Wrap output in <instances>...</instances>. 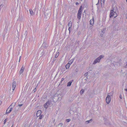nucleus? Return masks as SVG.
Masks as SVG:
<instances>
[{
  "instance_id": "f257e3e1",
  "label": "nucleus",
  "mask_w": 127,
  "mask_h": 127,
  "mask_svg": "<svg viewBox=\"0 0 127 127\" xmlns=\"http://www.w3.org/2000/svg\"><path fill=\"white\" fill-rule=\"evenodd\" d=\"M117 9L116 8H112V9L111 10L110 13V18L114 17L115 18L118 15V13L116 12V10Z\"/></svg>"
},
{
  "instance_id": "f03ea898",
  "label": "nucleus",
  "mask_w": 127,
  "mask_h": 127,
  "mask_svg": "<svg viewBox=\"0 0 127 127\" xmlns=\"http://www.w3.org/2000/svg\"><path fill=\"white\" fill-rule=\"evenodd\" d=\"M51 11L50 10L49 11H46L45 12L44 17L47 19H49L51 16Z\"/></svg>"
},
{
  "instance_id": "7ed1b4c3",
  "label": "nucleus",
  "mask_w": 127,
  "mask_h": 127,
  "mask_svg": "<svg viewBox=\"0 0 127 127\" xmlns=\"http://www.w3.org/2000/svg\"><path fill=\"white\" fill-rule=\"evenodd\" d=\"M104 57L103 55H101L99 57L97 58L96 59H95L94 61L93 64H95L99 62L101 59L103 58Z\"/></svg>"
},
{
  "instance_id": "20e7f679",
  "label": "nucleus",
  "mask_w": 127,
  "mask_h": 127,
  "mask_svg": "<svg viewBox=\"0 0 127 127\" xmlns=\"http://www.w3.org/2000/svg\"><path fill=\"white\" fill-rule=\"evenodd\" d=\"M112 94L110 93L108 94V95L106 99V103L108 104L109 103L111 100V96H112Z\"/></svg>"
},
{
  "instance_id": "39448f33",
  "label": "nucleus",
  "mask_w": 127,
  "mask_h": 127,
  "mask_svg": "<svg viewBox=\"0 0 127 127\" xmlns=\"http://www.w3.org/2000/svg\"><path fill=\"white\" fill-rule=\"evenodd\" d=\"M12 110V107H9L7 109L6 112V114H7L10 113Z\"/></svg>"
},
{
  "instance_id": "423d86ee",
  "label": "nucleus",
  "mask_w": 127,
  "mask_h": 127,
  "mask_svg": "<svg viewBox=\"0 0 127 127\" xmlns=\"http://www.w3.org/2000/svg\"><path fill=\"white\" fill-rule=\"evenodd\" d=\"M16 82L14 81L12 83V90L13 91H14L16 86Z\"/></svg>"
},
{
  "instance_id": "0eeeda50",
  "label": "nucleus",
  "mask_w": 127,
  "mask_h": 127,
  "mask_svg": "<svg viewBox=\"0 0 127 127\" xmlns=\"http://www.w3.org/2000/svg\"><path fill=\"white\" fill-rule=\"evenodd\" d=\"M41 113V111L40 110L38 111L36 113V116L37 117H39Z\"/></svg>"
},
{
  "instance_id": "6e6552de",
  "label": "nucleus",
  "mask_w": 127,
  "mask_h": 127,
  "mask_svg": "<svg viewBox=\"0 0 127 127\" xmlns=\"http://www.w3.org/2000/svg\"><path fill=\"white\" fill-rule=\"evenodd\" d=\"M82 13L78 12L77 13V18L78 19L80 20L81 18Z\"/></svg>"
},
{
  "instance_id": "1a4fd4ad",
  "label": "nucleus",
  "mask_w": 127,
  "mask_h": 127,
  "mask_svg": "<svg viewBox=\"0 0 127 127\" xmlns=\"http://www.w3.org/2000/svg\"><path fill=\"white\" fill-rule=\"evenodd\" d=\"M27 31H26L22 35V38H23V39L25 38L26 37V36L27 35Z\"/></svg>"
},
{
  "instance_id": "9d476101",
  "label": "nucleus",
  "mask_w": 127,
  "mask_h": 127,
  "mask_svg": "<svg viewBox=\"0 0 127 127\" xmlns=\"http://www.w3.org/2000/svg\"><path fill=\"white\" fill-rule=\"evenodd\" d=\"M22 49H20L18 51V55L19 56H21L22 55Z\"/></svg>"
},
{
  "instance_id": "9b49d317",
  "label": "nucleus",
  "mask_w": 127,
  "mask_h": 127,
  "mask_svg": "<svg viewBox=\"0 0 127 127\" xmlns=\"http://www.w3.org/2000/svg\"><path fill=\"white\" fill-rule=\"evenodd\" d=\"M24 67L23 65L21 67L20 70V74H22L23 72L24 69Z\"/></svg>"
},
{
  "instance_id": "f8f14e48",
  "label": "nucleus",
  "mask_w": 127,
  "mask_h": 127,
  "mask_svg": "<svg viewBox=\"0 0 127 127\" xmlns=\"http://www.w3.org/2000/svg\"><path fill=\"white\" fill-rule=\"evenodd\" d=\"M16 102H14L13 103H12V104L10 105V106L9 107H12V109H13V108L15 106L16 104Z\"/></svg>"
},
{
  "instance_id": "ddd939ff",
  "label": "nucleus",
  "mask_w": 127,
  "mask_h": 127,
  "mask_svg": "<svg viewBox=\"0 0 127 127\" xmlns=\"http://www.w3.org/2000/svg\"><path fill=\"white\" fill-rule=\"evenodd\" d=\"M29 11L31 15H33L34 14V12L32 9H29Z\"/></svg>"
},
{
  "instance_id": "4468645a",
  "label": "nucleus",
  "mask_w": 127,
  "mask_h": 127,
  "mask_svg": "<svg viewBox=\"0 0 127 127\" xmlns=\"http://www.w3.org/2000/svg\"><path fill=\"white\" fill-rule=\"evenodd\" d=\"M94 23V19L93 18V19L92 20H91L90 21V24L91 25H93Z\"/></svg>"
},
{
  "instance_id": "2eb2a0df",
  "label": "nucleus",
  "mask_w": 127,
  "mask_h": 127,
  "mask_svg": "<svg viewBox=\"0 0 127 127\" xmlns=\"http://www.w3.org/2000/svg\"><path fill=\"white\" fill-rule=\"evenodd\" d=\"M48 104L47 102L45 103L44 105V107L45 108L47 109L48 107V106L49 105H48Z\"/></svg>"
},
{
  "instance_id": "dca6fc26",
  "label": "nucleus",
  "mask_w": 127,
  "mask_h": 127,
  "mask_svg": "<svg viewBox=\"0 0 127 127\" xmlns=\"http://www.w3.org/2000/svg\"><path fill=\"white\" fill-rule=\"evenodd\" d=\"M70 65V64L69 63L67 64L65 66L66 69H68L69 68Z\"/></svg>"
},
{
  "instance_id": "f3484780",
  "label": "nucleus",
  "mask_w": 127,
  "mask_h": 127,
  "mask_svg": "<svg viewBox=\"0 0 127 127\" xmlns=\"http://www.w3.org/2000/svg\"><path fill=\"white\" fill-rule=\"evenodd\" d=\"M72 22L70 21L68 24V26L69 27H71L72 26Z\"/></svg>"
},
{
  "instance_id": "a211bd4d",
  "label": "nucleus",
  "mask_w": 127,
  "mask_h": 127,
  "mask_svg": "<svg viewBox=\"0 0 127 127\" xmlns=\"http://www.w3.org/2000/svg\"><path fill=\"white\" fill-rule=\"evenodd\" d=\"M54 54L55 55V54H56V55H55V58H56L57 57H58V56L59 55V52H58V53H57L56 54V53H55V52H54Z\"/></svg>"
},
{
  "instance_id": "6ab92c4d",
  "label": "nucleus",
  "mask_w": 127,
  "mask_h": 127,
  "mask_svg": "<svg viewBox=\"0 0 127 127\" xmlns=\"http://www.w3.org/2000/svg\"><path fill=\"white\" fill-rule=\"evenodd\" d=\"M92 119L90 120H88L86 122V124H88L89 123H91L92 121Z\"/></svg>"
},
{
  "instance_id": "aec40b11",
  "label": "nucleus",
  "mask_w": 127,
  "mask_h": 127,
  "mask_svg": "<svg viewBox=\"0 0 127 127\" xmlns=\"http://www.w3.org/2000/svg\"><path fill=\"white\" fill-rule=\"evenodd\" d=\"M72 83V82L71 81L68 82L67 83V86H70L71 85Z\"/></svg>"
},
{
  "instance_id": "412c9836",
  "label": "nucleus",
  "mask_w": 127,
  "mask_h": 127,
  "mask_svg": "<svg viewBox=\"0 0 127 127\" xmlns=\"http://www.w3.org/2000/svg\"><path fill=\"white\" fill-rule=\"evenodd\" d=\"M82 8V6H81L80 7L79 9V10L78 11V12L82 13V10H81Z\"/></svg>"
},
{
  "instance_id": "4be33fe9",
  "label": "nucleus",
  "mask_w": 127,
  "mask_h": 127,
  "mask_svg": "<svg viewBox=\"0 0 127 127\" xmlns=\"http://www.w3.org/2000/svg\"><path fill=\"white\" fill-rule=\"evenodd\" d=\"M46 44L45 43H43L42 45V47L43 48H45L46 47Z\"/></svg>"
},
{
  "instance_id": "5701e85b",
  "label": "nucleus",
  "mask_w": 127,
  "mask_h": 127,
  "mask_svg": "<svg viewBox=\"0 0 127 127\" xmlns=\"http://www.w3.org/2000/svg\"><path fill=\"white\" fill-rule=\"evenodd\" d=\"M84 90L83 89H82L80 91V93L81 94H83V93H84Z\"/></svg>"
},
{
  "instance_id": "b1692460",
  "label": "nucleus",
  "mask_w": 127,
  "mask_h": 127,
  "mask_svg": "<svg viewBox=\"0 0 127 127\" xmlns=\"http://www.w3.org/2000/svg\"><path fill=\"white\" fill-rule=\"evenodd\" d=\"M71 121V119H67L66 120V121L67 122H70Z\"/></svg>"
},
{
  "instance_id": "393cba45",
  "label": "nucleus",
  "mask_w": 127,
  "mask_h": 127,
  "mask_svg": "<svg viewBox=\"0 0 127 127\" xmlns=\"http://www.w3.org/2000/svg\"><path fill=\"white\" fill-rule=\"evenodd\" d=\"M48 104V105H49L51 103V100H49L47 102Z\"/></svg>"
},
{
  "instance_id": "a878e982",
  "label": "nucleus",
  "mask_w": 127,
  "mask_h": 127,
  "mask_svg": "<svg viewBox=\"0 0 127 127\" xmlns=\"http://www.w3.org/2000/svg\"><path fill=\"white\" fill-rule=\"evenodd\" d=\"M63 125V123H60L59 124V125L61 127H62Z\"/></svg>"
},
{
  "instance_id": "bb28decb",
  "label": "nucleus",
  "mask_w": 127,
  "mask_h": 127,
  "mask_svg": "<svg viewBox=\"0 0 127 127\" xmlns=\"http://www.w3.org/2000/svg\"><path fill=\"white\" fill-rule=\"evenodd\" d=\"M42 115H40V116H39V119H42Z\"/></svg>"
},
{
  "instance_id": "cd10ccee",
  "label": "nucleus",
  "mask_w": 127,
  "mask_h": 127,
  "mask_svg": "<svg viewBox=\"0 0 127 127\" xmlns=\"http://www.w3.org/2000/svg\"><path fill=\"white\" fill-rule=\"evenodd\" d=\"M37 86L38 85H37V86H36L35 88L34 89L33 91H34V92L36 91V87H37Z\"/></svg>"
},
{
  "instance_id": "c85d7f7f",
  "label": "nucleus",
  "mask_w": 127,
  "mask_h": 127,
  "mask_svg": "<svg viewBox=\"0 0 127 127\" xmlns=\"http://www.w3.org/2000/svg\"><path fill=\"white\" fill-rule=\"evenodd\" d=\"M19 56V62H20V60L21 57V56Z\"/></svg>"
},
{
  "instance_id": "c756f323",
  "label": "nucleus",
  "mask_w": 127,
  "mask_h": 127,
  "mask_svg": "<svg viewBox=\"0 0 127 127\" xmlns=\"http://www.w3.org/2000/svg\"><path fill=\"white\" fill-rule=\"evenodd\" d=\"M71 27H69V28L68 29V30L69 31V32H70V29Z\"/></svg>"
},
{
  "instance_id": "7c9ffc66",
  "label": "nucleus",
  "mask_w": 127,
  "mask_h": 127,
  "mask_svg": "<svg viewBox=\"0 0 127 127\" xmlns=\"http://www.w3.org/2000/svg\"><path fill=\"white\" fill-rule=\"evenodd\" d=\"M125 65L126 67H127V62L126 64H125Z\"/></svg>"
},
{
  "instance_id": "2f4dec72",
  "label": "nucleus",
  "mask_w": 127,
  "mask_h": 127,
  "mask_svg": "<svg viewBox=\"0 0 127 127\" xmlns=\"http://www.w3.org/2000/svg\"><path fill=\"white\" fill-rule=\"evenodd\" d=\"M120 98L121 99H122V97L121 95H120Z\"/></svg>"
},
{
  "instance_id": "473e14b6",
  "label": "nucleus",
  "mask_w": 127,
  "mask_h": 127,
  "mask_svg": "<svg viewBox=\"0 0 127 127\" xmlns=\"http://www.w3.org/2000/svg\"><path fill=\"white\" fill-rule=\"evenodd\" d=\"M23 104H19L18 105V106H20V107H21V106H22L23 105Z\"/></svg>"
},
{
  "instance_id": "72a5a7b5",
  "label": "nucleus",
  "mask_w": 127,
  "mask_h": 127,
  "mask_svg": "<svg viewBox=\"0 0 127 127\" xmlns=\"http://www.w3.org/2000/svg\"><path fill=\"white\" fill-rule=\"evenodd\" d=\"M102 33L103 34H104V30H102Z\"/></svg>"
},
{
  "instance_id": "f704fd0d",
  "label": "nucleus",
  "mask_w": 127,
  "mask_h": 127,
  "mask_svg": "<svg viewBox=\"0 0 127 127\" xmlns=\"http://www.w3.org/2000/svg\"><path fill=\"white\" fill-rule=\"evenodd\" d=\"M103 34L102 33H101V34L100 35H101V37L103 36Z\"/></svg>"
},
{
  "instance_id": "c9c22d12",
  "label": "nucleus",
  "mask_w": 127,
  "mask_h": 127,
  "mask_svg": "<svg viewBox=\"0 0 127 127\" xmlns=\"http://www.w3.org/2000/svg\"><path fill=\"white\" fill-rule=\"evenodd\" d=\"M99 0H98V2L97 3L96 5H97L98 4H99Z\"/></svg>"
},
{
  "instance_id": "e433bc0d",
  "label": "nucleus",
  "mask_w": 127,
  "mask_h": 127,
  "mask_svg": "<svg viewBox=\"0 0 127 127\" xmlns=\"http://www.w3.org/2000/svg\"><path fill=\"white\" fill-rule=\"evenodd\" d=\"M99 0H98V2L97 3L96 5H97L98 4H99Z\"/></svg>"
},
{
  "instance_id": "4c0bfd02",
  "label": "nucleus",
  "mask_w": 127,
  "mask_h": 127,
  "mask_svg": "<svg viewBox=\"0 0 127 127\" xmlns=\"http://www.w3.org/2000/svg\"><path fill=\"white\" fill-rule=\"evenodd\" d=\"M75 4L76 5H78L79 4V3L78 2H76V3Z\"/></svg>"
},
{
  "instance_id": "58836bf2",
  "label": "nucleus",
  "mask_w": 127,
  "mask_h": 127,
  "mask_svg": "<svg viewBox=\"0 0 127 127\" xmlns=\"http://www.w3.org/2000/svg\"><path fill=\"white\" fill-rule=\"evenodd\" d=\"M64 78H62V80H61V81H63V80H64Z\"/></svg>"
},
{
  "instance_id": "ea45409f",
  "label": "nucleus",
  "mask_w": 127,
  "mask_h": 127,
  "mask_svg": "<svg viewBox=\"0 0 127 127\" xmlns=\"http://www.w3.org/2000/svg\"><path fill=\"white\" fill-rule=\"evenodd\" d=\"M2 101L0 100V105L2 103Z\"/></svg>"
},
{
  "instance_id": "a19ab883",
  "label": "nucleus",
  "mask_w": 127,
  "mask_h": 127,
  "mask_svg": "<svg viewBox=\"0 0 127 127\" xmlns=\"http://www.w3.org/2000/svg\"><path fill=\"white\" fill-rule=\"evenodd\" d=\"M87 75V73H86L85 74V76H86V75Z\"/></svg>"
},
{
  "instance_id": "79ce46f5",
  "label": "nucleus",
  "mask_w": 127,
  "mask_h": 127,
  "mask_svg": "<svg viewBox=\"0 0 127 127\" xmlns=\"http://www.w3.org/2000/svg\"><path fill=\"white\" fill-rule=\"evenodd\" d=\"M78 71V69H76V72H77V71Z\"/></svg>"
},
{
  "instance_id": "37998d69",
  "label": "nucleus",
  "mask_w": 127,
  "mask_h": 127,
  "mask_svg": "<svg viewBox=\"0 0 127 127\" xmlns=\"http://www.w3.org/2000/svg\"><path fill=\"white\" fill-rule=\"evenodd\" d=\"M111 0L112 1H114V0Z\"/></svg>"
},
{
  "instance_id": "c03bdc74",
  "label": "nucleus",
  "mask_w": 127,
  "mask_h": 127,
  "mask_svg": "<svg viewBox=\"0 0 127 127\" xmlns=\"http://www.w3.org/2000/svg\"><path fill=\"white\" fill-rule=\"evenodd\" d=\"M4 121L5 122L6 121V119H5L4 120Z\"/></svg>"
},
{
  "instance_id": "a18cd8bd",
  "label": "nucleus",
  "mask_w": 127,
  "mask_h": 127,
  "mask_svg": "<svg viewBox=\"0 0 127 127\" xmlns=\"http://www.w3.org/2000/svg\"><path fill=\"white\" fill-rule=\"evenodd\" d=\"M13 127V125L12 126H11V127Z\"/></svg>"
},
{
  "instance_id": "49530a36",
  "label": "nucleus",
  "mask_w": 127,
  "mask_h": 127,
  "mask_svg": "<svg viewBox=\"0 0 127 127\" xmlns=\"http://www.w3.org/2000/svg\"><path fill=\"white\" fill-rule=\"evenodd\" d=\"M18 29H17V32H18Z\"/></svg>"
},
{
  "instance_id": "de8ad7c7",
  "label": "nucleus",
  "mask_w": 127,
  "mask_h": 127,
  "mask_svg": "<svg viewBox=\"0 0 127 127\" xmlns=\"http://www.w3.org/2000/svg\"><path fill=\"white\" fill-rule=\"evenodd\" d=\"M79 43V41H78V42L77 43Z\"/></svg>"
},
{
  "instance_id": "09e8293b",
  "label": "nucleus",
  "mask_w": 127,
  "mask_h": 127,
  "mask_svg": "<svg viewBox=\"0 0 127 127\" xmlns=\"http://www.w3.org/2000/svg\"><path fill=\"white\" fill-rule=\"evenodd\" d=\"M18 28H19L18 29H19V28H20V27H18Z\"/></svg>"
},
{
  "instance_id": "8fccbe9b",
  "label": "nucleus",
  "mask_w": 127,
  "mask_h": 127,
  "mask_svg": "<svg viewBox=\"0 0 127 127\" xmlns=\"http://www.w3.org/2000/svg\"><path fill=\"white\" fill-rule=\"evenodd\" d=\"M53 101L54 102H55V101H54V100L53 99Z\"/></svg>"
},
{
  "instance_id": "3c124183",
  "label": "nucleus",
  "mask_w": 127,
  "mask_h": 127,
  "mask_svg": "<svg viewBox=\"0 0 127 127\" xmlns=\"http://www.w3.org/2000/svg\"><path fill=\"white\" fill-rule=\"evenodd\" d=\"M72 63V62H71V63H70V64H71Z\"/></svg>"
},
{
  "instance_id": "603ef678",
  "label": "nucleus",
  "mask_w": 127,
  "mask_h": 127,
  "mask_svg": "<svg viewBox=\"0 0 127 127\" xmlns=\"http://www.w3.org/2000/svg\"><path fill=\"white\" fill-rule=\"evenodd\" d=\"M36 8H35V9H34H34H35V10H36Z\"/></svg>"
},
{
  "instance_id": "864d4df0",
  "label": "nucleus",
  "mask_w": 127,
  "mask_h": 127,
  "mask_svg": "<svg viewBox=\"0 0 127 127\" xmlns=\"http://www.w3.org/2000/svg\"><path fill=\"white\" fill-rule=\"evenodd\" d=\"M42 53H43V52H42Z\"/></svg>"
},
{
  "instance_id": "5fc2aeb1",
  "label": "nucleus",
  "mask_w": 127,
  "mask_h": 127,
  "mask_svg": "<svg viewBox=\"0 0 127 127\" xmlns=\"http://www.w3.org/2000/svg\"><path fill=\"white\" fill-rule=\"evenodd\" d=\"M127 2V0H126Z\"/></svg>"
}]
</instances>
